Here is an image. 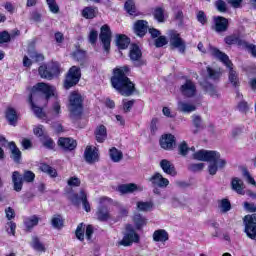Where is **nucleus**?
Segmentation results:
<instances>
[{"label": "nucleus", "instance_id": "f257e3e1", "mask_svg": "<svg viewBox=\"0 0 256 256\" xmlns=\"http://www.w3.org/2000/svg\"><path fill=\"white\" fill-rule=\"evenodd\" d=\"M131 73V66L127 64L116 66L112 69L110 85L122 97H131V95L137 93L135 82L129 78L131 77Z\"/></svg>", "mask_w": 256, "mask_h": 256}, {"label": "nucleus", "instance_id": "f03ea898", "mask_svg": "<svg viewBox=\"0 0 256 256\" xmlns=\"http://www.w3.org/2000/svg\"><path fill=\"white\" fill-rule=\"evenodd\" d=\"M36 93H42L45 96V99L48 101L51 99V97L55 96V90H53V87L47 83L38 82L31 88L30 94L28 96V103L34 115L38 119H45L47 114L45 111H43V107L38 106L35 104V101H33V97H35Z\"/></svg>", "mask_w": 256, "mask_h": 256}, {"label": "nucleus", "instance_id": "7ed1b4c3", "mask_svg": "<svg viewBox=\"0 0 256 256\" xmlns=\"http://www.w3.org/2000/svg\"><path fill=\"white\" fill-rule=\"evenodd\" d=\"M194 159L197 161H208V173L209 175H217L219 169H224L227 165V160L221 159V153L215 150H200L194 153Z\"/></svg>", "mask_w": 256, "mask_h": 256}, {"label": "nucleus", "instance_id": "20e7f679", "mask_svg": "<svg viewBox=\"0 0 256 256\" xmlns=\"http://www.w3.org/2000/svg\"><path fill=\"white\" fill-rule=\"evenodd\" d=\"M210 53L212 57L218 59V61L223 63V65L229 69L228 79L233 87H240L241 82H239V75H237V72L233 70V62L229 59V56L225 52L219 50V48L213 46L210 47Z\"/></svg>", "mask_w": 256, "mask_h": 256}, {"label": "nucleus", "instance_id": "39448f33", "mask_svg": "<svg viewBox=\"0 0 256 256\" xmlns=\"http://www.w3.org/2000/svg\"><path fill=\"white\" fill-rule=\"evenodd\" d=\"M85 98L79 91L74 90L68 97V111L72 119H81L83 117V111H85Z\"/></svg>", "mask_w": 256, "mask_h": 256}, {"label": "nucleus", "instance_id": "423d86ee", "mask_svg": "<svg viewBox=\"0 0 256 256\" xmlns=\"http://www.w3.org/2000/svg\"><path fill=\"white\" fill-rule=\"evenodd\" d=\"M38 73L41 79L53 81V79H57L61 75V63L52 60L47 64L39 66Z\"/></svg>", "mask_w": 256, "mask_h": 256}, {"label": "nucleus", "instance_id": "0eeeda50", "mask_svg": "<svg viewBox=\"0 0 256 256\" xmlns=\"http://www.w3.org/2000/svg\"><path fill=\"white\" fill-rule=\"evenodd\" d=\"M79 81H81V67L72 66L64 75V79L62 82L63 89L69 91V89L77 87V85H79Z\"/></svg>", "mask_w": 256, "mask_h": 256}, {"label": "nucleus", "instance_id": "6e6552de", "mask_svg": "<svg viewBox=\"0 0 256 256\" xmlns=\"http://www.w3.org/2000/svg\"><path fill=\"white\" fill-rule=\"evenodd\" d=\"M23 181L26 183H33L35 181V173L31 170L24 171V174L21 175L19 171H14L12 173V183H13V189L17 193H20L23 189Z\"/></svg>", "mask_w": 256, "mask_h": 256}, {"label": "nucleus", "instance_id": "1a4fd4ad", "mask_svg": "<svg viewBox=\"0 0 256 256\" xmlns=\"http://www.w3.org/2000/svg\"><path fill=\"white\" fill-rule=\"evenodd\" d=\"M139 241H141V236L135 231L133 225L126 224L123 238L118 242V245H121L122 247H131L133 243H139Z\"/></svg>", "mask_w": 256, "mask_h": 256}, {"label": "nucleus", "instance_id": "9d476101", "mask_svg": "<svg viewBox=\"0 0 256 256\" xmlns=\"http://www.w3.org/2000/svg\"><path fill=\"white\" fill-rule=\"evenodd\" d=\"M128 56L136 68L145 67V65H147V60L143 59V51H141V47H139L137 43L131 44Z\"/></svg>", "mask_w": 256, "mask_h": 256}, {"label": "nucleus", "instance_id": "9b49d317", "mask_svg": "<svg viewBox=\"0 0 256 256\" xmlns=\"http://www.w3.org/2000/svg\"><path fill=\"white\" fill-rule=\"evenodd\" d=\"M69 201H71L72 205L74 207H79V205H83L84 211L86 213H89L91 211V204L89 203V200L87 199V192L85 189H81L79 193L74 192L69 196Z\"/></svg>", "mask_w": 256, "mask_h": 256}, {"label": "nucleus", "instance_id": "f8f14e48", "mask_svg": "<svg viewBox=\"0 0 256 256\" xmlns=\"http://www.w3.org/2000/svg\"><path fill=\"white\" fill-rule=\"evenodd\" d=\"M170 49H178L179 53H185L187 51V44L185 40L181 38L176 30H171L169 33Z\"/></svg>", "mask_w": 256, "mask_h": 256}, {"label": "nucleus", "instance_id": "ddd939ff", "mask_svg": "<svg viewBox=\"0 0 256 256\" xmlns=\"http://www.w3.org/2000/svg\"><path fill=\"white\" fill-rule=\"evenodd\" d=\"M243 222L245 225L244 233L249 239L256 241V214L244 216Z\"/></svg>", "mask_w": 256, "mask_h": 256}, {"label": "nucleus", "instance_id": "4468645a", "mask_svg": "<svg viewBox=\"0 0 256 256\" xmlns=\"http://www.w3.org/2000/svg\"><path fill=\"white\" fill-rule=\"evenodd\" d=\"M113 33L111 32V27L109 25L104 24L100 28L99 39L103 45V49L106 53L111 51V37Z\"/></svg>", "mask_w": 256, "mask_h": 256}, {"label": "nucleus", "instance_id": "2eb2a0df", "mask_svg": "<svg viewBox=\"0 0 256 256\" xmlns=\"http://www.w3.org/2000/svg\"><path fill=\"white\" fill-rule=\"evenodd\" d=\"M57 145L60 149H62V151L69 153L77 149V140L71 137H59Z\"/></svg>", "mask_w": 256, "mask_h": 256}, {"label": "nucleus", "instance_id": "dca6fc26", "mask_svg": "<svg viewBox=\"0 0 256 256\" xmlns=\"http://www.w3.org/2000/svg\"><path fill=\"white\" fill-rule=\"evenodd\" d=\"M149 31V22L147 20H136L133 25V33L136 37L143 39Z\"/></svg>", "mask_w": 256, "mask_h": 256}, {"label": "nucleus", "instance_id": "f3484780", "mask_svg": "<svg viewBox=\"0 0 256 256\" xmlns=\"http://www.w3.org/2000/svg\"><path fill=\"white\" fill-rule=\"evenodd\" d=\"M148 181L153 187H159V189H167L169 187V179L163 177L159 172H155Z\"/></svg>", "mask_w": 256, "mask_h": 256}, {"label": "nucleus", "instance_id": "a211bd4d", "mask_svg": "<svg viewBox=\"0 0 256 256\" xmlns=\"http://www.w3.org/2000/svg\"><path fill=\"white\" fill-rule=\"evenodd\" d=\"M214 30L216 33H225L229 31V19L223 16H214Z\"/></svg>", "mask_w": 256, "mask_h": 256}, {"label": "nucleus", "instance_id": "6ab92c4d", "mask_svg": "<svg viewBox=\"0 0 256 256\" xmlns=\"http://www.w3.org/2000/svg\"><path fill=\"white\" fill-rule=\"evenodd\" d=\"M159 143L162 149L171 151L177 143V138H175V135L173 134H164L161 136Z\"/></svg>", "mask_w": 256, "mask_h": 256}, {"label": "nucleus", "instance_id": "aec40b11", "mask_svg": "<svg viewBox=\"0 0 256 256\" xmlns=\"http://www.w3.org/2000/svg\"><path fill=\"white\" fill-rule=\"evenodd\" d=\"M180 92L184 97H195L197 94V86H195L193 80L186 79L185 83L180 86Z\"/></svg>", "mask_w": 256, "mask_h": 256}, {"label": "nucleus", "instance_id": "412c9836", "mask_svg": "<svg viewBox=\"0 0 256 256\" xmlns=\"http://www.w3.org/2000/svg\"><path fill=\"white\" fill-rule=\"evenodd\" d=\"M4 115L8 125H11L12 127H17V123H19V113H17V110L15 108L7 107Z\"/></svg>", "mask_w": 256, "mask_h": 256}, {"label": "nucleus", "instance_id": "4be33fe9", "mask_svg": "<svg viewBox=\"0 0 256 256\" xmlns=\"http://www.w3.org/2000/svg\"><path fill=\"white\" fill-rule=\"evenodd\" d=\"M224 43L231 47L232 45H237V47H245L247 41L241 39L240 35L230 34L224 37Z\"/></svg>", "mask_w": 256, "mask_h": 256}, {"label": "nucleus", "instance_id": "5701e85b", "mask_svg": "<svg viewBox=\"0 0 256 256\" xmlns=\"http://www.w3.org/2000/svg\"><path fill=\"white\" fill-rule=\"evenodd\" d=\"M115 45L119 51H125L131 45V38L125 34H116Z\"/></svg>", "mask_w": 256, "mask_h": 256}, {"label": "nucleus", "instance_id": "b1692460", "mask_svg": "<svg viewBox=\"0 0 256 256\" xmlns=\"http://www.w3.org/2000/svg\"><path fill=\"white\" fill-rule=\"evenodd\" d=\"M160 167L166 175H170V177H175L177 176V169H175V165L171 163V161L167 159H162L160 161Z\"/></svg>", "mask_w": 256, "mask_h": 256}, {"label": "nucleus", "instance_id": "393cba45", "mask_svg": "<svg viewBox=\"0 0 256 256\" xmlns=\"http://www.w3.org/2000/svg\"><path fill=\"white\" fill-rule=\"evenodd\" d=\"M94 137L97 143H105L107 141V127L103 124L98 125L94 130Z\"/></svg>", "mask_w": 256, "mask_h": 256}, {"label": "nucleus", "instance_id": "a878e982", "mask_svg": "<svg viewBox=\"0 0 256 256\" xmlns=\"http://www.w3.org/2000/svg\"><path fill=\"white\" fill-rule=\"evenodd\" d=\"M8 148L11 151L10 157L14 161V163H21L22 153L19 147H17V144L14 141L8 142Z\"/></svg>", "mask_w": 256, "mask_h": 256}, {"label": "nucleus", "instance_id": "bb28decb", "mask_svg": "<svg viewBox=\"0 0 256 256\" xmlns=\"http://www.w3.org/2000/svg\"><path fill=\"white\" fill-rule=\"evenodd\" d=\"M96 217L98 221L105 223L111 219V213L109 212V207L102 205L96 211Z\"/></svg>", "mask_w": 256, "mask_h": 256}, {"label": "nucleus", "instance_id": "cd10ccee", "mask_svg": "<svg viewBox=\"0 0 256 256\" xmlns=\"http://www.w3.org/2000/svg\"><path fill=\"white\" fill-rule=\"evenodd\" d=\"M84 158L87 163H95L96 161H99V154L93 147L87 146L84 151Z\"/></svg>", "mask_w": 256, "mask_h": 256}, {"label": "nucleus", "instance_id": "c85d7f7f", "mask_svg": "<svg viewBox=\"0 0 256 256\" xmlns=\"http://www.w3.org/2000/svg\"><path fill=\"white\" fill-rule=\"evenodd\" d=\"M138 190H139V187L135 183L120 184L117 188V191L121 193V195L135 193V191H138Z\"/></svg>", "mask_w": 256, "mask_h": 256}, {"label": "nucleus", "instance_id": "c756f323", "mask_svg": "<svg viewBox=\"0 0 256 256\" xmlns=\"http://www.w3.org/2000/svg\"><path fill=\"white\" fill-rule=\"evenodd\" d=\"M124 11H126L130 17H138L139 11L137 10L135 0H126L124 3Z\"/></svg>", "mask_w": 256, "mask_h": 256}, {"label": "nucleus", "instance_id": "7c9ffc66", "mask_svg": "<svg viewBox=\"0 0 256 256\" xmlns=\"http://www.w3.org/2000/svg\"><path fill=\"white\" fill-rule=\"evenodd\" d=\"M153 241L156 243H165L169 241V233L165 229H158L153 233Z\"/></svg>", "mask_w": 256, "mask_h": 256}, {"label": "nucleus", "instance_id": "2f4dec72", "mask_svg": "<svg viewBox=\"0 0 256 256\" xmlns=\"http://www.w3.org/2000/svg\"><path fill=\"white\" fill-rule=\"evenodd\" d=\"M39 218L37 215H32L24 220V226L28 233H31L33 231V228L37 227L39 225Z\"/></svg>", "mask_w": 256, "mask_h": 256}, {"label": "nucleus", "instance_id": "473e14b6", "mask_svg": "<svg viewBox=\"0 0 256 256\" xmlns=\"http://www.w3.org/2000/svg\"><path fill=\"white\" fill-rule=\"evenodd\" d=\"M39 169L40 171H42V173H46V175H49V177H51L52 179H55L59 176L57 169L53 168L47 163H41Z\"/></svg>", "mask_w": 256, "mask_h": 256}, {"label": "nucleus", "instance_id": "72a5a7b5", "mask_svg": "<svg viewBox=\"0 0 256 256\" xmlns=\"http://www.w3.org/2000/svg\"><path fill=\"white\" fill-rule=\"evenodd\" d=\"M133 223L137 231H141L147 225V219L140 213L134 214Z\"/></svg>", "mask_w": 256, "mask_h": 256}, {"label": "nucleus", "instance_id": "f704fd0d", "mask_svg": "<svg viewBox=\"0 0 256 256\" xmlns=\"http://www.w3.org/2000/svg\"><path fill=\"white\" fill-rule=\"evenodd\" d=\"M51 225L54 229H63L65 227V218L61 214H54L51 219Z\"/></svg>", "mask_w": 256, "mask_h": 256}, {"label": "nucleus", "instance_id": "c9c22d12", "mask_svg": "<svg viewBox=\"0 0 256 256\" xmlns=\"http://www.w3.org/2000/svg\"><path fill=\"white\" fill-rule=\"evenodd\" d=\"M97 11V7L86 6L83 8L81 14L84 19H95V17H97Z\"/></svg>", "mask_w": 256, "mask_h": 256}, {"label": "nucleus", "instance_id": "e433bc0d", "mask_svg": "<svg viewBox=\"0 0 256 256\" xmlns=\"http://www.w3.org/2000/svg\"><path fill=\"white\" fill-rule=\"evenodd\" d=\"M152 15L158 23H165V8L161 6L155 7Z\"/></svg>", "mask_w": 256, "mask_h": 256}, {"label": "nucleus", "instance_id": "4c0bfd02", "mask_svg": "<svg viewBox=\"0 0 256 256\" xmlns=\"http://www.w3.org/2000/svg\"><path fill=\"white\" fill-rule=\"evenodd\" d=\"M136 207L138 211L149 213V211H153V207H155V204H153V201H138L136 203Z\"/></svg>", "mask_w": 256, "mask_h": 256}, {"label": "nucleus", "instance_id": "58836bf2", "mask_svg": "<svg viewBox=\"0 0 256 256\" xmlns=\"http://www.w3.org/2000/svg\"><path fill=\"white\" fill-rule=\"evenodd\" d=\"M231 187L233 191H236L238 195H243L245 193V188L243 187V181L237 177L233 178L231 181Z\"/></svg>", "mask_w": 256, "mask_h": 256}, {"label": "nucleus", "instance_id": "ea45409f", "mask_svg": "<svg viewBox=\"0 0 256 256\" xmlns=\"http://www.w3.org/2000/svg\"><path fill=\"white\" fill-rule=\"evenodd\" d=\"M109 155H110V158L113 161V163H119V161H121V159H123V152H121L116 147H112L109 150Z\"/></svg>", "mask_w": 256, "mask_h": 256}, {"label": "nucleus", "instance_id": "a19ab883", "mask_svg": "<svg viewBox=\"0 0 256 256\" xmlns=\"http://www.w3.org/2000/svg\"><path fill=\"white\" fill-rule=\"evenodd\" d=\"M75 237L78 239V241H81V243L85 241V223L81 222L77 225Z\"/></svg>", "mask_w": 256, "mask_h": 256}, {"label": "nucleus", "instance_id": "79ce46f5", "mask_svg": "<svg viewBox=\"0 0 256 256\" xmlns=\"http://www.w3.org/2000/svg\"><path fill=\"white\" fill-rule=\"evenodd\" d=\"M32 247L35 251H40L41 253H45V251H47L45 245L41 243V240H39V237L37 236H34L32 239Z\"/></svg>", "mask_w": 256, "mask_h": 256}, {"label": "nucleus", "instance_id": "37998d69", "mask_svg": "<svg viewBox=\"0 0 256 256\" xmlns=\"http://www.w3.org/2000/svg\"><path fill=\"white\" fill-rule=\"evenodd\" d=\"M219 207L222 213H228V211H231V201L227 198H223L220 200Z\"/></svg>", "mask_w": 256, "mask_h": 256}, {"label": "nucleus", "instance_id": "c03bdc74", "mask_svg": "<svg viewBox=\"0 0 256 256\" xmlns=\"http://www.w3.org/2000/svg\"><path fill=\"white\" fill-rule=\"evenodd\" d=\"M204 89L211 97H219V94H217V87H215V85L212 83H206Z\"/></svg>", "mask_w": 256, "mask_h": 256}, {"label": "nucleus", "instance_id": "a18cd8bd", "mask_svg": "<svg viewBox=\"0 0 256 256\" xmlns=\"http://www.w3.org/2000/svg\"><path fill=\"white\" fill-rule=\"evenodd\" d=\"M167 43H169V40H167V37L161 36V35L155 38L154 40V45L157 49H161V47H165Z\"/></svg>", "mask_w": 256, "mask_h": 256}, {"label": "nucleus", "instance_id": "49530a36", "mask_svg": "<svg viewBox=\"0 0 256 256\" xmlns=\"http://www.w3.org/2000/svg\"><path fill=\"white\" fill-rule=\"evenodd\" d=\"M179 154L182 155V157H187L189 155V151H191V148H189V145H187V142L183 141L178 146Z\"/></svg>", "mask_w": 256, "mask_h": 256}, {"label": "nucleus", "instance_id": "de8ad7c7", "mask_svg": "<svg viewBox=\"0 0 256 256\" xmlns=\"http://www.w3.org/2000/svg\"><path fill=\"white\" fill-rule=\"evenodd\" d=\"M207 73H208V77L213 81H219V79H221V72L211 67H207Z\"/></svg>", "mask_w": 256, "mask_h": 256}, {"label": "nucleus", "instance_id": "09e8293b", "mask_svg": "<svg viewBox=\"0 0 256 256\" xmlns=\"http://www.w3.org/2000/svg\"><path fill=\"white\" fill-rule=\"evenodd\" d=\"M193 125L196 128V130H194V134L199 133V131H201V129L205 128V127H203V120L201 119V116H195L193 118Z\"/></svg>", "mask_w": 256, "mask_h": 256}, {"label": "nucleus", "instance_id": "8fccbe9b", "mask_svg": "<svg viewBox=\"0 0 256 256\" xmlns=\"http://www.w3.org/2000/svg\"><path fill=\"white\" fill-rule=\"evenodd\" d=\"M43 146L46 149H50L51 151H53V149H55V141H53V138L49 137V135H45Z\"/></svg>", "mask_w": 256, "mask_h": 256}, {"label": "nucleus", "instance_id": "3c124183", "mask_svg": "<svg viewBox=\"0 0 256 256\" xmlns=\"http://www.w3.org/2000/svg\"><path fill=\"white\" fill-rule=\"evenodd\" d=\"M203 169H205L204 163H191L188 165V170L192 171V173L203 171Z\"/></svg>", "mask_w": 256, "mask_h": 256}, {"label": "nucleus", "instance_id": "603ef678", "mask_svg": "<svg viewBox=\"0 0 256 256\" xmlns=\"http://www.w3.org/2000/svg\"><path fill=\"white\" fill-rule=\"evenodd\" d=\"M133 105H135V99L123 100V111H124V113H131V109H133Z\"/></svg>", "mask_w": 256, "mask_h": 256}, {"label": "nucleus", "instance_id": "864d4df0", "mask_svg": "<svg viewBox=\"0 0 256 256\" xmlns=\"http://www.w3.org/2000/svg\"><path fill=\"white\" fill-rule=\"evenodd\" d=\"M46 3L51 11V13L57 14L59 13V5L56 0H46Z\"/></svg>", "mask_w": 256, "mask_h": 256}, {"label": "nucleus", "instance_id": "5fc2aeb1", "mask_svg": "<svg viewBox=\"0 0 256 256\" xmlns=\"http://www.w3.org/2000/svg\"><path fill=\"white\" fill-rule=\"evenodd\" d=\"M30 58H32L34 63H43L45 61V55L38 52H32Z\"/></svg>", "mask_w": 256, "mask_h": 256}, {"label": "nucleus", "instance_id": "6e6d98bb", "mask_svg": "<svg viewBox=\"0 0 256 256\" xmlns=\"http://www.w3.org/2000/svg\"><path fill=\"white\" fill-rule=\"evenodd\" d=\"M215 7L219 13H227V3L223 0H217L215 2Z\"/></svg>", "mask_w": 256, "mask_h": 256}, {"label": "nucleus", "instance_id": "4d7b16f0", "mask_svg": "<svg viewBox=\"0 0 256 256\" xmlns=\"http://www.w3.org/2000/svg\"><path fill=\"white\" fill-rule=\"evenodd\" d=\"M93 233H95V228L93 225L89 224L85 227V237L87 241H92L93 239Z\"/></svg>", "mask_w": 256, "mask_h": 256}, {"label": "nucleus", "instance_id": "13d9d810", "mask_svg": "<svg viewBox=\"0 0 256 256\" xmlns=\"http://www.w3.org/2000/svg\"><path fill=\"white\" fill-rule=\"evenodd\" d=\"M97 39H99V32L97 30H91L88 36L89 43L91 45H97Z\"/></svg>", "mask_w": 256, "mask_h": 256}, {"label": "nucleus", "instance_id": "bf43d9fd", "mask_svg": "<svg viewBox=\"0 0 256 256\" xmlns=\"http://www.w3.org/2000/svg\"><path fill=\"white\" fill-rule=\"evenodd\" d=\"M67 184L69 187H81V179L77 176H72L68 179Z\"/></svg>", "mask_w": 256, "mask_h": 256}, {"label": "nucleus", "instance_id": "052dcab7", "mask_svg": "<svg viewBox=\"0 0 256 256\" xmlns=\"http://www.w3.org/2000/svg\"><path fill=\"white\" fill-rule=\"evenodd\" d=\"M237 109L240 111V113H249V103H247L245 100H242L238 103Z\"/></svg>", "mask_w": 256, "mask_h": 256}, {"label": "nucleus", "instance_id": "680f3d73", "mask_svg": "<svg viewBox=\"0 0 256 256\" xmlns=\"http://www.w3.org/2000/svg\"><path fill=\"white\" fill-rule=\"evenodd\" d=\"M9 41H11V34H9L7 30L0 32V45L9 43Z\"/></svg>", "mask_w": 256, "mask_h": 256}, {"label": "nucleus", "instance_id": "e2e57ef3", "mask_svg": "<svg viewBox=\"0 0 256 256\" xmlns=\"http://www.w3.org/2000/svg\"><path fill=\"white\" fill-rule=\"evenodd\" d=\"M196 19H197L198 23H201V25H206V23H207V14H205L204 11L200 10L197 13Z\"/></svg>", "mask_w": 256, "mask_h": 256}, {"label": "nucleus", "instance_id": "0e129e2a", "mask_svg": "<svg viewBox=\"0 0 256 256\" xmlns=\"http://www.w3.org/2000/svg\"><path fill=\"white\" fill-rule=\"evenodd\" d=\"M181 109L184 113H192V111H196L197 107L193 104L182 103Z\"/></svg>", "mask_w": 256, "mask_h": 256}, {"label": "nucleus", "instance_id": "69168bd1", "mask_svg": "<svg viewBox=\"0 0 256 256\" xmlns=\"http://www.w3.org/2000/svg\"><path fill=\"white\" fill-rule=\"evenodd\" d=\"M158 123H159L158 118H152L151 123H150V133H151V135H155V133H157V131H158L157 124Z\"/></svg>", "mask_w": 256, "mask_h": 256}, {"label": "nucleus", "instance_id": "338daca9", "mask_svg": "<svg viewBox=\"0 0 256 256\" xmlns=\"http://www.w3.org/2000/svg\"><path fill=\"white\" fill-rule=\"evenodd\" d=\"M243 49H248V51H250L251 55H253L256 58V45L255 44H249L248 42H246V44H244Z\"/></svg>", "mask_w": 256, "mask_h": 256}, {"label": "nucleus", "instance_id": "774afa93", "mask_svg": "<svg viewBox=\"0 0 256 256\" xmlns=\"http://www.w3.org/2000/svg\"><path fill=\"white\" fill-rule=\"evenodd\" d=\"M5 213L6 219H8V221H11L15 217V209H13L12 207L6 208Z\"/></svg>", "mask_w": 256, "mask_h": 256}]
</instances>
